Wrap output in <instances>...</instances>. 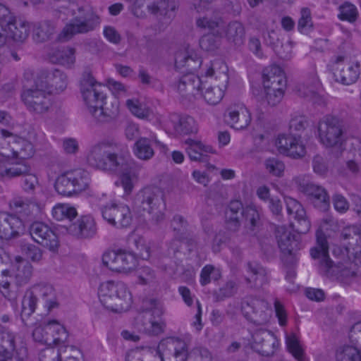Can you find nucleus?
Instances as JSON below:
<instances>
[{
    "instance_id": "nucleus-1",
    "label": "nucleus",
    "mask_w": 361,
    "mask_h": 361,
    "mask_svg": "<svg viewBox=\"0 0 361 361\" xmlns=\"http://www.w3.org/2000/svg\"><path fill=\"white\" fill-rule=\"evenodd\" d=\"M316 237L317 244L310 250V255L314 259L318 260L321 274L344 283L351 278L361 275V228L348 226L341 233V238L349 242L343 250L334 248L333 254L343 260L347 257L344 262L338 261L336 263L329 258L328 242L322 231H317Z\"/></svg>"
},
{
    "instance_id": "nucleus-2",
    "label": "nucleus",
    "mask_w": 361,
    "mask_h": 361,
    "mask_svg": "<svg viewBox=\"0 0 361 361\" xmlns=\"http://www.w3.org/2000/svg\"><path fill=\"white\" fill-rule=\"evenodd\" d=\"M118 145L114 139H104L94 145L87 156L90 165L103 171L116 172L126 169V161L114 151Z\"/></svg>"
},
{
    "instance_id": "nucleus-3",
    "label": "nucleus",
    "mask_w": 361,
    "mask_h": 361,
    "mask_svg": "<svg viewBox=\"0 0 361 361\" xmlns=\"http://www.w3.org/2000/svg\"><path fill=\"white\" fill-rule=\"evenodd\" d=\"M98 295L102 305L115 312L128 310L132 304V296L126 285L121 281H107L100 285Z\"/></svg>"
},
{
    "instance_id": "nucleus-4",
    "label": "nucleus",
    "mask_w": 361,
    "mask_h": 361,
    "mask_svg": "<svg viewBox=\"0 0 361 361\" xmlns=\"http://www.w3.org/2000/svg\"><path fill=\"white\" fill-rule=\"evenodd\" d=\"M164 191L158 187H146L136 195L135 204L152 215V220L158 224L164 219Z\"/></svg>"
},
{
    "instance_id": "nucleus-5",
    "label": "nucleus",
    "mask_w": 361,
    "mask_h": 361,
    "mask_svg": "<svg viewBox=\"0 0 361 361\" xmlns=\"http://www.w3.org/2000/svg\"><path fill=\"white\" fill-rule=\"evenodd\" d=\"M106 87L97 82L91 70L86 68L80 81V90L89 112L95 114L97 109L102 107L106 99L104 90Z\"/></svg>"
},
{
    "instance_id": "nucleus-6",
    "label": "nucleus",
    "mask_w": 361,
    "mask_h": 361,
    "mask_svg": "<svg viewBox=\"0 0 361 361\" xmlns=\"http://www.w3.org/2000/svg\"><path fill=\"white\" fill-rule=\"evenodd\" d=\"M319 139L326 147H340L345 141V123L333 115L324 116L318 123Z\"/></svg>"
},
{
    "instance_id": "nucleus-7",
    "label": "nucleus",
    "mask_w": 361,
    "mask_h": 361,
    "mask_svg": "<svg viewBox=\"0 0 361 361\" xmlns=\"http://www.w3.org/2000/svg\"><path fill=\"white\" fill-rule=\"evenodd\" d=\"M89 183V173L84 169H77L60 175L56 180L54 187L59 194L71 196L86 190Z\"/></svg>"
},
{
    "instance_id": "nucleus-8",
    "label": "nucleus",
    "mask_w": 361,
    "mask_h": 361,
    "mask_svg": "<svg viewBox=\"0 0 361 361\" xmlns=\"http://www.w3.org/2000/svg\"><path fill=\"white\" fill-rule=\"evenodd\" d=\"M275 235L283 253V261L287 265H293L297 262V253L302 247L300 235L293 233L285 226L276 227Z\"/></svg>"
},
{
    "instance_id": "nucleus-9",
    "label": "nucleus",
    "mask_w": 361,
    "mask_h": 361,
    "mask_svg": "<svg viewBox=\"0 0 361 361\" xmlns=\"http://www.w3.org/2000/svg\"><path fill=\"white\" fill-rule=\"evenodd\" d=\"M24 85L20 97L27 109L36 114H43L51 106L50 91L28 88Z\"/></svg>"
},
{
    "instance_id": "nucleus-10",
    "label": "nucleus",
    "mask_w": 361,
    "mask_h": 361,
    "mask_svg": "<svg viewBox=\"0 0 361 361\" xmlns=\"http://www.w3.org/2000/svg\"><path fill=\"white\" fill-rule=\"evenodd\" d=\"M240 308L244 317L255 325L265 324L269 319L270 310L264 300L247 296L242 300Z\"/></svg>"
},
{
    "instance_id": "nucleus-11",
    "label": "nucleus",
    "mask_w": 361,
    "mask_h": 361,
    "mask_svg": "<svg viewBox=\"0 0 361 361\" xmlns=\"http://www.w3.org/2000/svg\"><path fill=\"white\" fill-rule=\"evenodd\" d=\"M99 23V17L93 13L85 18L75 17L65 25L56 39L61 42H67L75 35L85 34L94 30Z\"/></svg>"
},
{
    "instance_id": "nucleus-12",
    "label": "nucleus",
    "mask_w": 361,
    "mask_h": 361,
    "mask_svg": "<svg viewBox=\"0 0 361 361\" xmlns=\"http://www.w3.org/2000/svg\"><path fill=\"white\" fill-rule=\"evenodd\" d=\"M102 262L113 271L128 272L136 267L137 259L133 252L119 249L106 252Z\"/></svg>"
},
{
    "instance_id": "nucleus-13",
    "label": "nucleus",
    "mask_w": 361,
    "mask_h": 361,
    "mask_svg": "<svg viewBox=\"0 0 361 361\" xmlns=\"http://www.w3.org/2000/svg\"><path fill=\"white\" fill-rule=\"evenodd\" d=\"M347 60L344 55L336 56L331 61V66L336 81L349 85L357 81L360 74L358 62L348 63L342 67Z\"/></svg>"
},
{
    "instance_id": "nucleus-14",
    "label": "nucleus",
    "mask_w": 361,
    "mask_h": 361,
    "mask_svg": "<svg viewBox=\"0 0 361 361\" xmlns=\"http://www.w3.org/2000/svg\"><path fill=\"white\" fill-rule=\"evenodd\" d=\"M101 210L104 219L116 228H127L132 223L131 211L126 204L105 205Z\"/></svg>"
},
{
    "instance_id": "nucleus-15",
    "label": "nucleus",
    "mask_w": 361,
    "mask_h": 361,
    "mask_svg": "<svg viewBox=\"0 0 361 361\" xmlns=\"http://www.w3.org/2000/svg\"><path fill=\"white\" fill-rule=\"evenodd\" d=\"M31 168L27 164L16 162L8 167L0 164V176L2 177L14 178L23 176V189L25 191H32L38 183L36 176L30 173Z\"/></svg>"
},
{
    "instance_id": "nucleus-16",
    "label": "nucleus",
    "mask_w": 361,
    "mask_h": 361,
    "mask_svg": "<svg viewBox=\"0 0 361 361\" xmlns=\"http://www.w3.org/2000/svg\"><path fill=\"white\" fill-rule=\"evenodd\" d=\"M298 190L305 195L310 203L322 212H326L330 207V197L322 186L312 183H300Z\"/></svg>"
},
{
    "instance_id": "nucleus-17",
    "label": "nucleus",
    "mask_w": 361,
    "mask_h": 361,
    "mask_svg": "<svg viewBox=\"0 0 361 361\" xmlns=\"http://www.w3.org/2000/svg\"><path fill=\"white\" fill-rule=\"evenodd\" d=\"M29 231L32 238L43 247L51 251L58 248V236L47 224L39 221L34 222L30 225Z\"/></svg>"
},
{
    "instance_id": "nucleus-18",
    "label": "nucleus",
    "mask_w": 361,
    "mask_h": 361,
    "mask_svg": "<svg viewBox=\"0 0 361 361\" xmlns=\"http://www.w3.org/2000/svg\"><path fill=\"white\" fill-rule=\"evenodd\" d=\"M63 226L70 235L78 239L91 238L97 233L95 221L88 215L82 216L75 221H71Z\"/></svg>"
},
{
    "instance_id": "nucleus-19",
    "label": "nucleus",
    "mask_w": 361,
    "mask_h": 361,
    "mask_svg": "<svg viewBox=\"0 0 361 361\" xmlns=\"http://www.w3.org/2000/svg\"><path fill=\"white\" fill-rule=\"evenodd\" d=\"M276 146L281 153L294 159L302 157L305 154V147L301 142V136L297 133L279 135Z\"/></svg>"
},
{
    "instance_id": "nucleus-20",
    "label": "nucleus",
    "mask_w": 361,
    "mask_h": 361,
    "mask_svg": "<svg viewBox=\"0 0 361 361\" xmlns=\"http://www.w3.org/2000/svg\"><path fill=\"white\" fill-rule=\"evenodd\" d=\"M23 221L16 215L0 212V238L5 240L18 238L23 233Z\"/></svg>"
},
{
    "instance_id": "nucleus-21",
    "label": "nucleus",
    "mask_w": 361,
    "mask_h": 361,
    "mask_svg": "<svg viewBox=\"0 0 361 361\" xmlns=\"http://www.w3.org/2000/svg\"><path fill=\"white\" fill-rule=\"evenodd\" d=\"M202 64V59L189 45L178 49L175 54L176 68H185V73H193L198 70Z\"/></svg>"
},
{
    "instance_id": "nucleus-22",
    "label": "nucleus",
    "mask_w": 361,
    "mask_h": 361,
    "mask_svg": "<svg viewBox=\"0 0 361 361\" xmlns=\"http://www.w3.org/2000/svg\"><path fill=\"white\" fill-rule=\"evenodd\" d=\"M206 80H203L194 73H184L174 84V87L183 97L195 96L205 87Z\"/></svg>"
},
{
    "instance_id": "nucleus-23",
    "label": "nucleus",
    "mask_w": 361,
    "mask_h": 361,
    "mask_svg": "<svg viewBox=\"0 0 361 361\" xmlns=\"http://www.w3.org/2000/svg\"><path fill=\"white\" fill-rule=\"evenodd\" d=\"M164 127L169 132L180 135L196 133L197 129L194 118L190 116L171 114L164 121Z\"/></svg>"
},
{
    "instance_id": "nucleus-24",
    "label": "nucleus",
    "mask_w": 361,
    "mask_h": 361,
    "mask_svg": "<svg viewBox=\"0 0 361 361\" xmlns=\"http://www.w3.org/2000/svg\"><path fill=\"white\" fill-rule=\"evenodd\" d=\"M172 361H212V355L208 349L202 347L195 348L190 352L185 343H180L173 347Z\"/></svg>"
},
{
    "instance_id": "nucleus-25",
    "label": "nucleus",
    "mask_w": 361,
    "mask_h": 361,
    "mask_svg": "<svg viewBox=\"0 0 361 361\" xmlns=\"http://www.w3.org/2000/svg\"><path fill=\"white\" fill-rule=\"evenodd\" d=\"M226 123L232 128L241 130L245 128L251 121V114L243 105L229 107L225 114Z\"/></svg>"
},
{
    "instance_id": "nucleus-26",
    "label": "nucleus",
    "mask_w": 361,
    "mask_h": 361,
    "mask_svg": "<svg viewBox=\"0 0 361 361\" xmlns=\"http://www.w3.org/2000/svg\"><path fill=\"white\" fill-rule=\"evenodd\" d=\"M10 207L23 217L28 219L37 216L42 209V204L34 198L16 197L10 202Z\"/></svg>"
},
{
    "instance_id": "nucleus-27",
    "label": "nucleus",
    "mask_w": 361,
    "mask_h": 361,
    "mask_svg": "<svg viewBox=\"0 0 361 361\" xmlns=\"http://www.w3.org/2000/svg\"><path fill=\"white\" fill-rule=\"evenodd\" d=\"M262 83L264 88H271V87L285 88L286 80L284 73L279 66H268L263 70Z\"/></svg>"
},
{
    "instance_id": "nucleus-28",
    "label": "nucleus",
    "mask_w": 361,
    "mask_h": 361,
    "mask_svg": "<svg viewBox=\"0 0 361 361\" xmlns=\"http://www.w3.org/2000/svg\"><path fill=\"white\" fill-rule=\"evenodd\" d=\"M15 340L16 336L12 332L0 326V361H14Z\"/></svg>"
},
{
    "instance_id": "nucleus-29",
    "label": "nucleus",
    "mask_w": 361,
    "mask_h": 361,
    "mask_svg": "<svg viewBox=\"0 0 361 361\" xmlns=\"http://www.w3.org/2000/svg\"><path fill=\"white\" fill-rule=\"evenodd\" d=\"M185 144L188 145L186 152L192 161L206 162L208 160L207 153H216V150L212 146L204 145L201 142L192 139L186 140Z\"/></svg>"
},
{
    "instance_id": "nucleus-30",
    "label": "nucleus",
    "mask_w": 361,
    "mask_h": 361,
    "mask_svg": "<svg viewBox=\"0 0 361 361\" xmlns=\"http://www.w3.org/2000/svg\"><path fill=\"white\" fill-rule=\"evenodd\" d=\"M30 290L33 293L37 299L38 298L41 299V302L49 311L57 307L58 303L56 300L54 291L51 286L37 284L33 286Z\"/></svg>"
},
{
    "instance_id": "nucleus-31",
    "label": "nucleus",
    "mask_w": 361,
    "mask_h": 361,
    "mask_svg": "<svg viewBox=\"0 0 361 361\" xmlns=\"http://www.w3.org/2000/svg\"><path fill=\"white\" fill-rule=\"evenodd\" d=\"M56 31L55 22L45 20L38 22L33 27V39L37 42H44L51 39Z\"/></svg>"
},
{
    "instance_id": "nucleus-32",
    "label": "nucleus",
    "mask_w": 361,
    "mask_h": 361,
    "mask_svg": "<svg viewBox=\"0 0 361 361\" xmlns=\"http://www.w3.org/2000/svg\"><path fill=\"white\" fill-rule=\"evenodd\" d=\"M247 268L251 274L246 278V281L251 288H259L267 283L265 269L255 262L247 263Z\"/></svg>"
},
{
    "instance_id": "nucleus-33",
    "label": "nucleus",
    "mask_w": 361,
    "mask_h": 361,
    "mask_svg": "<svg viewBox=\"0 0 361 361\" xmlns=\"http://www.w3.org/2000/svg\"><path fill=\"white\" fill-rule=\"evenodd\" d=\"M118 102L110 103L104 102L102 107L97 108L95 114H92L95 121L99 123H110L118 115Z\"/></svg>"
},
{
    "instance_id": "nucleus-34",
    "label": "nucleus",
    "mask_w": 361,
    "mask_h": 361,
    "mask_svg": "<svg viewBox=\"0 0 361 361\" xmlns=\"http://www.w3.org/2000/svg\"><path fill=\"white\" fill-rule=\"evenodd\" d=\"M204 11L207 12L205 16L200 17L197 20V26L203 29H208L209 30H213L215 28L219 27L222 23V18L219 12L213 10L212 4L209 5L208 10L204 9L200 13Z\"/></svg>"
},
{
    "instance_id": "nucleus-35",
    "label": "nucleus",
    "mask_w": 361,
    "mask_h": 361,
    "mask_svg": "<svg viewBox=\"0 0 361 361\" xmlns=\"http://www.w3.org/2000/svg\"><path fill=\"white\" fill-rule=\"evenodd\" d=\"M10 37L15 41L23 42L29 35V23L21 20H16L15 18L6 27V30Z\"/></svg>"
},
{
    "instance_id": "nucleus-36",
    "label": "nucleus",
    "mask_w": 361,
    "mask_h": 361,
    "mask_svg": "<svg viewBox=\"0 0 361 361\" xmlns=\"http://www.w3.org/2000/svg\"><path fill=\"white\" fill-rule=\"evenodd\" d=\"M44 331L47 334H51L54 345H63L68 337L65 327L56 320H50L44 325Z\"/></svg>"
},
{
    "instance_id": "nucleus-37",
    "label": "nucleus",
    "mask_w": 361,
    "mask_h": 361,
    "mask_svg": "<svg viewBox=\"0 0 361 361\" xmlns=\"http://www.w3.org/2000/svg\"><path fill=\"white\" fill-rule=\"evenodd\" d=\"M225 35L228 41L240 46L243 44L245 38V27L239 21H231L226 26Z\"/></svg>"
},
{
    "instance_id": "nucleus-38",
    "label": "nucleus",
    "mask_w": 361,
    "mask_h": 361,
    "mask_svg": "<svg viewBox=\"0 0 361 361\" xmlns=\"http://www.w3.org/2000/svg\"><path fill=\"white\" fill-rule=\"evenodd\" d=\"M18 262V265L17 267L15 279L16 286L21 287L27 285L30 282L32 276L33 267L29 262L24 261L21 258Z\"/></svg>"
},
{
    "instance_id": "nucleus-39",
    "label": "nucleus",
    "mask_w": 361,
    "mask_h": 361,
    "mask_svg": "<svg viewBox=\"0 0 361 361\" xmlns=\"http://www.w3.org/2000/svg\"><path fill=\"white\" fill-rule=\"evenodd\" d=\"M165 361L163 354L157 350L154 354L149 350L135 349L130 350L126 355V361Z\"/></svg>"
},
{
    "instance_id": "nucleus-40",
    "label": "nucleus",
    "mask_w": 361,
    "mask_h": 361,
    "mask_svg": "<svg viewBox=\"0 0 361 361\" xmlns=\"http://www.w3.org/2000/svg\"><path fill=\"white\" fill-rule=\"evenodd\" d=\"M243 216L246 220L245 228L247 229V233L252 235H255L262 225L258 211L254 207H246Z\"/></svg>"
},
{
    "instance_id": "nucleus-41",
    "label": "nucleus",
    "mask_w": 361,
    "mask_h": 361,
    "mask_svg": "<svg viewBox=\"0 0 361 361\" xmlns=\"http://www.w3.org/2000/svg\"><path fill=\"white\" fill-rule=\"evenodd\" d=\"M133 152L135 155L142 160H149L154 154L152 141L147 137H140L135 142Z\"/></svg>"
},
{
    "instance_id": "nucleus-42",
    "label": "nucleus",
    "mask_w": 361,
    "mask_h": 361,
    "mask_svg": "<svg viewBox=\"0 0 361 361\" xmlns=\"http://www.w3.org/2000/svg\"><path fill=\"white\" fill-rule=\"evenodd\" d=\"M51 353L57 356V361H82L81 353L73 345H63L59 347L57 352L51 350Z\"/></svg>"
},
{
    "instance_id": "nucleus-43",
    "label": "nucleus",
    "mask_w": 361,
    "mask_h": 361,
    "mask_svg": "<svg viewBox=\"0 0 361 361\" xmlns=\"http://www.w3.org/2000/svg\"><path fill=\"white\" fill-rule=\"evenodd\" d=\"M52 216L56 221H67L66 224L73 221L78 213L75 207L68 204H58L52 209Z\"/></svg>"
},
{
    "instance_id": "nucleus-44",
    "label": "nucleus",
    "mask_w": 361,
    "mask_h": 361,
    "mask_svg": "<svg viewBox=\"0 0 361 361\" xmlns=\"http://www.w3.org/2000/svg\"><path fill=\"white\" fill-rule=\"evenodd\" d=\"M199 93L205 102L210 105H216L224 97V92L219 87H212L206 81L205 87H203Z\"/></svg>"
},
{
    "instance_id": "nucleus-45",
    "label": "nucleus",
    "mask_w": 361,
    "mask_h": 361,
    "mask_svg": "<svg viewBox=\"0 0 361 361\" xmlns=\"http://www.w3.org/2000/svg\"><path fill=\"white\" fill-rule=\"evenodd\" d=\"M50 89L52 88L56 92L63 91L68 84L67 75L59 69L49 71Z\"/></svg>"
},
{
    "instance_id": "nucleus-46",
    "label": "nucleus",
    "mask_w": 361,
    "mask_h": 361,
    "mask_svg": "<svg viewBox=\"0 0 361 361\" xmlns=\"http://www.w3.org/2000/svg\"><path fill=\"white\" fill-rule=\"evenodd\" d=\"M238 290L235 282L228 281L217 290H214L212 295L215 302H221L226 298H231L234 295Z\"/></svg>"
},
{
    "instance_id": "nucleus-47",
    "label": "nucleus",
    "mask_w": 361,
    "mask_h": 361,
    "mask_svg": "<svg viewBox=\"0 0 361 361\" xmlns=\"http://www.w3.org/2000/svg\"><path fill=\"white\" fill-rule=\"evenodd\" d=\"M177 6V0H159L147 6V9L153 14L166 15L169 11H173Z\"/></svg>"
},
{
    "instance_id": "nucleus-48",
    "label": "nucleus",
    "mask_w": 361,
    "mask_h": 361,
    "mask_svg": "<svg viewBox=\"0 0 361 361\" xmlns=\"http://www.w3.org/2000/svg\"><path fill=\"white\" fill-rule=\"evenodd\" d=\"M35 153L34 147L32 143L29 142H23L22 147L19 152L13 150L11 154L10 166H12V163L21 162L27 164L25 159L31 157Z\"/></svg>"
},
{
    "instance_id": "nucleus-49",
    "label": "nucleus",
    "mask_w": 361,
    "mask_h": 361,
    "mask_svg": "<svg viewBox=\"0 0 361 361\" xmlns=\"http://www.w3.org/2000/svg\"><path fill=\"white\" fill-rule=\"evenodd\" d=\"M338 361H361V350L351 345H345L337 350Z\"/></svg>"
},
{
    "instance_id": "nucleus-50",
    "label": "nucleus",
    "mask_w": 361,
    "mask_h": 361,
    "mask_svg": "<svg viewBox=\"0 0 361 361\" xmlns=\"http://www.w3.org/2000/svg\"><path fill=\"white\" fill-rule=\"evenodd\" d=\"M37 299L29 289L26 291L22 300L21 317L28 318L35 310Z\"/></svg>"
},
{
    "instance_id": "nucleus-51",
    "label": "nucleus",
    "mask_w": 361,
    "mask_h": 361,
    "mask_svg": "<svg viewBox=\"0 0 361 361\" xmlns=\"http://www.w3.org/2000/svg\"><path fill=\"white\" fill-rule=\"evenodd\" d=\"M286 345L289 352L298 361H305L304 350L295 334L286 336Z\"/></svg>"
},
{
    "instance_id": "nucleus-52",
    "label": "nucleus",
    "mask_w": 361,
    "mask_h": 361,
    "mask_svg": "<svg viewBox=\"0 0 361 361\" xmlns=\"http://www.w3.org/2000/svg\"><path fill=\"white\" fill-rule=\"evenodd\" d=\"M313 28L311 12L308 8H302L298 22V30L302 34H308Z\"/></svg>"
},
{
    "instance_id": "nucleus-53",
    "label": "nucleus",
    "mask_w": 361,
    "mask_h": 361,
    "mask_svg": "<svg viewBox=\"0 0 361 361\" xmlns=\"http://www.w3.org/2000/svg\"><path fill=\"white\" fill-rule=\"evenodd\" d=\"M339 14L338 17L341 20H346L350 23L355 22L358 16V11L355 6L349 3L345 2L339 6Z\"/></svg>"
},
{
    "instance_id": "nucleus-54",
    "label": "nucleus",
    "mask_w": 361,
    "mask_h": 361,
    "mask_svg": "<svg viewBox=\"0 0 361 361\" xmlns=\"http://www.w3.org/2000/svg\"><path fill=\"white\" fill-rule=\"evenodd\" d=\"M264 97L267 104L274 106L280 103L284 94V88L279 87H271V88H264Z\"/></svg>"
},
{
    "instance_id": "nucleus-55",
    "label": "nucleus",
    "mask_w": 361,
    "mask_h": 361,
    "mask_svg": "<svg viewBox=\"0 0 361 361\" xmlns=\"http://www.w3.org/2000/svg\"><path fill=\"white\" fill-rule=\"evenodd\" d=\"M49 71L48 70H40L39 71L35 78L34 84L29 88L37 89L42 90L51 91L50 90V82L49 80Z\"/></svg>"
},
{
    "instance_id": "nucleus-56",
    "label": "nucleus",
    "mask_w": 361,
    "mask_h": 361,
    "mask_svg": "<svg viewBox=\"0 0 361 361\" xmlns=\"http://www.w3.org/2000/svg\"><path fill=\"white\" fill-rule=\"evenodd\" d=\"M75 49L68 47L55 51L58 63L66 66H71L75 63Z\"/></svg>"
},
{
    "instance_id": "nucleus-57",
    "label": "nucleus",
    "mask_w": 361,
    "mask_h": 361,
    "mask_svg": "<svg viewBox=\"0 0 361 361\" xmlns=\"http://www.w3.org/2000/svg\"><path fill=\"white\" fill-rule=\"evenodd\" d=\"M22 253L32 262H39L42 259V250L37 245L31 243H24L21 245Z\"/></svg>"
},
{
    "instance_id": "nucleus-58",
    "label": "nucleus",
    "mask_w": 361,
    "mask_h": 361,
    "mask_svg": "<svg viewBox=\"0 0 361 361\" xmlns=\"http://www.w3.org/2000/svg\"><path fill=\"white\" fill-rule=\"evenodd\" d=\"M220 45V38L213 34L203 35L200 39V47L206 51H213Z\"/></svg>"
},
{
    "instance_id": "nucleus-59",
    "label": "nucleus",
    "mask_w": 361,
    "mask_h": 361,
    "mask_svg": "<svg viewBox=\"0 0 361 361\" xmlns=\"http://www.w3.org/2000/svg\"><path fill=\"white\" fill-rule=\"evenodd\" d=\"M308 126V121L304 116H294L289 122V133L300 135Z\"/></svg>"
},
{
    "instance_id": "nucleus-60",
    "label": "nucleus",
    "mask_w": 361,
    "mask_h": 361,
    "mask_svg": "<svg viewBox=\"0 0 361 361\" xmlns=\"http://www.w3.org/2000/svg\"><path fill=\"white\" fill-rule=\"evenodd\" d=\"M165 324L148 319L147 323L138 327L139 331L145 332L152 335H159L164 332Z\"/></svg>"
},
{
    "instance_id": "nucleus-61",
    "label": "nucleus",
    "mask_w": 361,
    "mask_h": 361,
    "mask_svg": "<svg viewBox=\"0 0 361 361\" xmlns=\"http://www.w3.org/2000/svg\"><path fill=\"white\" fill-rule=\"evenodd\" d=\"M286 209L288 214L293 215L295 217H302L305 215V210L302 205L296 200L292 197L285 199Z\"/></svg>"
},
{
    "instance_id": "nucleus-62",
    "label": "nucleus",
    "mask_w": 361,
    "mask_h": 361,
    "mask_svg": "<svg viewBox=\"0 0 361 361\" xmlns=\"http://www.w3.org/2000/svg\"><path fill=\"white\" fill-rule=\"evenodd\" d=\"M138 283L142 285L150 284L155 279L154 271L149 267H142L136 271Z\"/></svg>"
},
{
    "instance_id": "nucleus-63",
    "label": "nucleus",
    "mask_w": 361,
    "mask_h": 361,
    "mask_svg": "<svg viewBox=\"0 0 361 361\" xmlns=\"http://www.w3.org/2000/svg\"><path fill=\"white\" fill-rule=\"evenodd\" d=\"M126 106L133 114L140 118H147L149 116V110L142 107L138 100L128 99Z\"/></svg>"
},
{
    "instance_id": "nucleus-64",
    "label": "nucleus",
    "mask_w": 361,
    "mask_h": 361,
    "mask_svg": "<svg viewBox=\"0 0 361 361\" xmlns=\"http://www.w3.org/2000/svg\"><path fill=\"white\" fill-rule=\"evenodd\" d=\"M265 166L270 173L276 176H281L285 169L283 163L276 158L267 159Z\"/></svg>"
}]
</instances>
